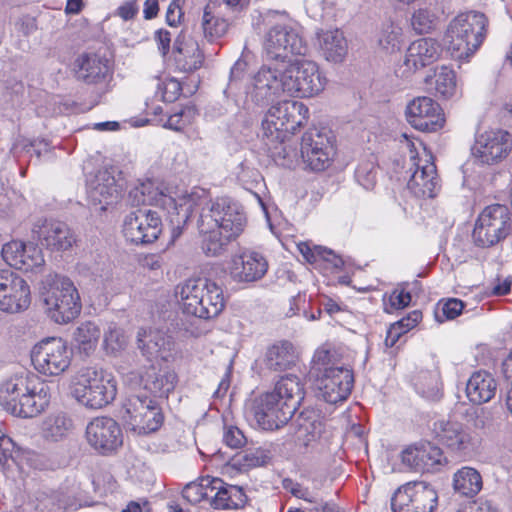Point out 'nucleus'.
Here are the masks:
<instances>
[{"mask_svg": "<svg viewBox=\"0 0 512 512\" xmlns=\"http://www.w3.org/2000/svg\"><path fill=\"white\" fill-rule=\"evenodd\" d=\"M205 200L200 208L197 229L200 236V248L207 257H219L228 251V246L235 241L247 225V216L243 206L229 198L220 197Z\"/></svg>", "mask_w": 512, "mask_h": 512, "instance_id": "nucleus-1", "label": "nucleus"}, {"mask_svg": "<svg viewBox=\"0 0 512 512\" xmlns=\"http://www.w3.org/2000/svg\"><path fill=\"white\" fill-rule=\"evenodd\" d=\"M305 390L301 379L294 374L282 376L271 392L254 402L253 416L263 430H277L288 423L304 400Z\"/></svg>", "mask_w": 512, "mask_h": 512, "instance_id": "nucleus-2", "label": "nucleus"}, {"mask_svg": "<svg viewBox=\"0 0 512 512\" xmlns=\"http://www.w3.org/2000/svg\"><path fill=\"white\" fill-rule=\"evenodd\" d=\"M205 190H193L176 197L166 194L152 181L140 183L129 192V198L133 205L146 207L157 206L167 210L171 227V241H176L187 226L194 207L200 206L205 200Z\"/></svg>", "mask_w": 512, "mask_h": 512, "instance_id": "nucleus-3", "label": "nucleus"}, {"mask_svg": "<svg viewBox=\"0 0 512 512\" xmlns=\"http://www.w3.org/2000/svg\"><path fill=\"white\" fill-rule=\"evenodd\" d=\"M310 374L321 397L330 404L346 400L354 386L353 371L341 364L335 349L319 348L315 351Z\"/></svg>", "mask_w": 512, "mask_h": 512, "instance_id": "nucleus-4", "label": "nucleus"}, {"mask_svg": "<svg viewBox=\"0 0 512 512\" xmlns=\"http://www.w3.org/2000/svg\"><path fill=\"white\" fill-rule=\"evenodd\" d=\"M182 312L200 319L218 316L225 307L223 290L206 278L188 279L176 286Z\"/></svg>", "mask_w": 512, "mask_h": 512, "instance_id": "nucleus-5", "label": "nucleus"}, {"mask_svg": "<svg viewBox=\"0 0 512 512\" xmlns=\"http://www.w3.org/2000/svg\"><path fill=\"white\" fill-rule=\"evenodd\" d=\"M488 18L482 12L457 15L448 25L446 39L452 57L467 60L475 54L487 35Z\"/></svg>", "mask_w": 512, "mask_h": 512, "instance_id": "nucleus-6", "label": "nucleus"}, {"mask_svg": "<svg viewBox=\"0 0 512 512\" xmlns=\"http://www.w3.org/2000/svg\"><path fill=\"white\" fill-rule=\"evenodd\" d=\"M41 299L48 316L58 324H67L81 312L78 290L66 276L49 274L43 281Z\"/></svg>", "mask_w": 512, "mask_h": 512, "instance_id": "nucleus-7", "label": "nucleus"}, {"mask_svg": "<svg viewBox=\"0 0 512 512\" xmlns=\"http://www.w3.org/2000/svg\"><path fill=\"white\" fill-rule=\"evenodd\" d=\"M308 115L307 106L295 100L281 101L268 110L262 121L263 136L281 144L284 159L289 157L284 143L307 123Z\"/></svg>", "mask_w": 512, "mask_h": 512, "instance_id": "nucleus-8", "label": "nucleus"}, {"mask_svg": "<svg viewBox=\"0 0 512 512\" xmlns=\"http://www.w3.org/2000/svg\"><path fill=\"white\" fill-rule=\"evenodd\" d=\"M73 397L89 409H101L111 404L117 395L115 378L103 369H82L72 388Z\"/></svg>", "mask_w": 512, "mask_h": 512, "instance_id": "nucleus-9", "label": "nucleus"}, {"mask_svg": "<svg viewBox=\"0 0 512 512\" xmlns=\"http://www.w3.org/2000/svg\"><path fill=\"white\" fill-rule=\"evenodd\" d=\"M264 52L273 65L283 67L292 61L293 55L304 56L308 45L297 29L287 24H276L266 33Z\"/></svg>", "mask_w": 512, "mask_h": 512, "instance_id": "nucleus-10", "label": "nucleus"}, {"mask_svg": "<svg viewBox=\"0 0 512 512\" xmlns=\"http://www.w3.org/2000/svg\"><path fill=\"white\" fill-rule=\"evenodd\" d=\"M512 232V218L507 206L493 204L478 216L473 232L477 247L490 248L506 239Z\"/></svg>", "mask_w": 512, "mask_h": 512, "instance_id": "nucleus-11", "label": "nucleus"}, {"mask_svg": "<svg viewBox=\"0 0 512 512\" xmlns=\"http://www.w3.org/2000/svg\"><path fill=\"white\" fill-rule=\"evenodd\" d=\"M122 410L126 424L140 435L156 432L164 421L159 403L143 393L128 395L123 402Z\"/></svg>", "mask_w": 512, "mask_h": 512, "instance_id": "nucleus-12", "label": "nucleus"}, {"mask_svg": "<svg viewBox=\"0 0 512 512\" xmlns=\"http://www.w3.org/2000/svg\"><path fill=\"white\" fill-rule=\"evenodd\" d=\"M432 432L438 443L460 457L475 454L481 443L475 432L458 421L438 420L433 423Z\"/></svg>", "mask_w": 512, "mask_h": 512, "instance_id": "nucleus-13", "label": "nucleus"}, {"mask_svg": "<svg viewBox=\"0 0 512 512\" xmlns=\"http://www.w3.org/2000/svg\"><path fill=\"white\" fill-rule=\"evenodd\" d=\"M286 93L294 97H312L324 89V78L312 61H292L282 67Z\"/></svg>", "mask_w": 512, "mask_h": 512, "instance_id": "nucleus-14", "label": "nucleus"}, {"mask_svg": "<svg viewBox=\"0 0 512 512\" xmlns=\"http://www.w3.org/2000/svg\"><path fill=\"white\" fill-rule=\"evenodd\" d=\"M162 218L156 210L141 207L129 212L122 226L126 241L136 245L155 242L162 233Z\"/></svg>", "mask_w": 512, "mask_h": 512, "instance_id": "nucleus-15", "label": "nucleus"}, {"mask_svg": "<svg viewBox=\"0 0 512 512\" xmlns=\"http://www.w3.org/2000/svg\"><path fill=\"white\" fill-rule=\"evenodd\" d=\"M438 503L434 487L425 481H412L399 487L391 498L393 512H433Z\"/></svg>", "mask_w": 512, "mask_h": 512, "instance_id": "nucleus-16", "label": "nucleus"}, {"mask_svg": "<svg viewBox=\"0 0 512 512\" xmlns=\"http://www.w3.org/2000/svg\"><path fill=\"white\" fill-rule=\"evenodd\" d=\"M71 351L61 338H47L34 346L31 361L41 374L57 376L65 372L71 363Z\"/></svg>", "mask_w": 512, "mask_h": 512, "instance_id": "nucleus-17", "label": "nucleus"}, {"mask_svg": "<svg viewBox=\"0 0 512 512\" xmlns=\"http://www.w3.org/2000/svg\"><path fill=\"white\" fill-rule=\"evenodd\" d=\"M282 67L273 64L263 65L254 75L252 88L248 92L250 100L259 107L272 104L282 92H286Z\"/></svg>", "mask_w": 512, "mask_h": 512, "instance_id": "nucleus-18", "label": "nucleus"}, {"mask_svg": "<svg viewBox=\"0 0 512 512\" xmlns=\"http://www.w3.org/2000/svg\"><path fill=\"white\" fill-rule=\"evenodd\" d=\"M31 303L30 287L25 279L11 270H0V311L18 313Z\"/></svg>", "mask_w": 512, "mask_h": 512, "instance_id": "nucleus-19", "label": "nucleus"}, {"mask_svg": "<svg viewBox=\"0 0 512 512\" xmlns=\"http://www.w3.org/2000/svg\"><path fill=\"white\" fill-rule=\"evenodd\" d=\"M86 438L91 447L102 455L116 452L123 444L120 425L111 417H96L86 427Z\"/></svg>", "mask_w": 512, "mask_h": 512, "instance_id": "nucleus-20", "label": "nucleus"}, {"mask_svg": "<svg viewBox=\"0 0 512 512\" xmlns=\"http://www.w3.org/2000/svg\"><path fill=\"white\" fill-rule=\"evenodd\" d=\"M512 149V138L505 130H490L480 134L472 146V155L482 164L493 165L505 159Z\"/></svg>", "mask_w": 512, "mask_h": 512, "instance_id": "nucleus-21", "label": "nucleus"}, {"mask_svg": "<svg viewBox=\"0 0 512 512\" xmlns=\"http://www.w3.org/2000/svg\"><path fill=\"white\" fill-rule=\"evenodd\" d=\"M401 458L404 465L422 473L439 472L447 464L442 449L431 442H421L406 448Z\"/></svg>", "mask_w": 512, "mask_h": 512, "instance_id": "nucleus-22", "label": "nucleus"}, {"mask_svg": "<svg viewBox=\"0 0 512 512\" xmlns=\"http://www.w3.org/2000/svg\"><path fill=\"white\" fill-rule=\"evenodd\" d=\"M407 121L422 132H436L445 122L440 105L430 97H417L406 107Z\"/></svg>", "mask_w": 512, "mask_h": 512, "instance_id": "nucleus-23", "label": "nucleus"}, {"mask_svg": "<svg viewBox=\"0 0 512 512\" xmlns=\"http://www.w3.org/2000/svg\"><path fill=\"white\" fill-rule=\"evenodd\" d=\"M298 355L294 345L288 340L276 341L268 346L263 357L257 359L253 369L260 376H265L266 372H283L296 365Z\"/></svg>", "mask_w": 512, "mask_h": 512, "instance_id": "nucleus-24", "label": "nucleus"}, {"mask_svg": "<svg viewBox=\"0 0 512 512\" xmlns=\"http://www.w3.org/2000/svg\"><path fill=\"white\" fill-rule=\"evenodd\" d=\"M32 234L43 246L53 251H66L76 242L74 232L61 221H39L33 225Z\"/></svg>", "mask_w": 512, "mask_h": 512, "instance_id": "nucleus-25", "label": "nucleus"}, {"mask_svg": "<svg viewBox=\"0 0 512 512\" xmlns=\"http://www.w3.org/2000/svg\"><path fill=\"white\" fill-rule=\"evenodd\" d=\"M268 271V261L259 252L244 250L232 257L230 275L238 283H253Z\"/></svg>", "mask_w": 512, "mask_h": 512, "instance_id": "nucleus-26", "label": "nucleus"}, {"mask_svg": "<svg viewBox=\"0 0 512 512\" xmlns=\"http://www.w3.org/2000/svg\"><path fill=\"white\" fill-rule=\"evenodd\" d=\"M2 256L10 265L20 270H33L44 265L42 249L36 244L11 241L2 248Z\"/></svg>", "mask_w": 512, "mask_h": 512, "instance_id": "nucleus-27", "label": "nucleus"}, {"mask_svg": "<svg viewBox=\"0 0 512 512\" xmlns=\"http://www.w3.org/2000/svg\"><path fill=\"white\" fill-rule=\"evenodd\" d=\"M75 77L86 84H100L111 76L109 60L97 53H83L74 62Z\"/></svg>", "mask_w": 512, "mask_h": 512, "instance_id": "nucleus-28", "label": "nucleus"}, {"mask_svg": "<svg viewBox=\"0 0 512 512\" xmlns=\"http://www.w3.org/2000/svg\"><path fill=\"white\" fill-rule=\"evenodd\" d=\"M407 188L418 198H434L441 189L440 179L432 157L425 160V164H417L411 175Z\"/></svg>", "mask_w": 512, "mask_h": 512, "instance_id": "nucleus-29", "label": "nucleus"}, {"mask_svg": "<svg viewBox=\"0 0 512 512\" xmlns=\"http://www.w3.org/2000/svg\"><path fill=\"white\" fill-rule=\"evenodd\" d=\"M292 426L295 428V442L305 448L315 443L324 431V422L320 411L315 409L301 411Z\"/></svg>", "mask_w": 512, "mask_h": 512, "instance_id": "nucleus-30", "label": "nucleus"}, {"mask_svg": "<svg viewBox=\"0 0 512 512\" xmlns=\"http://www.w3.org/2000/svg\"><path fill=\"white\" fill-rule=\"evenodd\" d=\"M34 373H25L15 375L0 386V404L1 406L14 415L17 413L19 405L23 402L26 394L32 385V377H36Z\"/></svg>", "mask_w": 512, "mask_h": 512, "instance_id": "nucleus-31", "label": "nucleus"}, {"mask_svg": "<svg viewBox=\"0 0 512 512\" xmlns=\"http://www.w3.org/2000/svg\"><path fill=\"white\" fill-rule=\"evenodd\" d=\"M173 54L177 68L186 73L199 69L204 60L198 42L183 31L174 41Z\"/></svg>", "mask_w": 512, "mask_h": 512, "instance_id": "nucleus-32", "label": "nucleus"}, {"mask_svg": "<svg viewBox=\"0 0 512 512\" xmlns=\"http://www.w3.org/2000/svg\"><path fill=\"white\" fill-rule=\"evenodd\" d=\"M441 51V45L435 39H418L407 49L404 65L408 70L416 71L436 61Z\"/></svg>", "mask_w": 512, "mask_h": 512, "instance_id": "nucleus-33", "label": "nucleus"}, {"mask_svg": "<svg viewBox=\"0 0 512 512\" xmlns=\"http://www.w3.org/2000/svg\"><path fill=\"white\" fill-rule=\"evenodd\" d=\"M145 390L156 397L167 398L177 383L176 373L168 367L150 365L141 376Z\"/></svg>", "mask_w": 512, "mask_h": 512, "instance_id": "nucleus-34", "label": "nucleus"}, {"mask_svg": "<svg viewBox=\"0 0 512 512\" xmlns=\"http://www.w3.org/2000/svg\"><path fill=\"white\" fill-rule=\"evenodd\" d=\"M29 394L23 398L15 416L32 418L42 413L50 402V388L39 376L32 377Z\"/></svg>", "mask_w": 512, "mask_h": 512, "instance_id": "nucleus-35", "label": "nucleus"}, {"mask_svg": "<svg viewBox=\"0 0 512 512\" xmlns=\"http://www.w3.org/2000/svg\"><path fill=\"white\" fill-rule=\"evenodd\" d=\"M88 196L94 204L110 205L119 198L115 177L108 169L99 170L88 184ZM105 209V206H102Z\"/></svg>", "mask_w": 512, "mask_h": 512, "instance_id": "nucleus-36", "label": "nucleus"}, {"mask_svg": "<svg viewBox=\"0 0 512 512\" xmlns=\"http://www.w3.org/2000/svg\"><path fill=\"white\" fill-rule=\"evenodd\" d=\"M319 50L323 57L333 63L344 61L348 53V42L339 29L320 31L317 33Z\"/></svg>", "mask_w": 512, "mask_h": 512, "instance_id": "nucleus-37", "label": "nucleus"}, {"mask_svg": "<svg viewBox=\"0 0 512 512\" xmlns=\"http://www.w3.org/2000/svg\"><path fill=\"white\" fill-rule=\"evenodd\" d=\"M497 384L493 376L486 371L474 372L467 381L466 395L473 404L489 402L496 393Z\"/></svg>", "mask_w": 512, "mask_h": 512, "instance_id": "nucleus-38", "label": "nucleus"}, {"mask_svg": "<svg viewBox=\"0 0 512 512\" xmlns=\"http://www.w3.org/2000/svg\"><path fill=\"white\" fill-rule=\"evenodd\" d=\"M138 348L148 359H166L171 349V339L160 330H140L137 335Z\"/></svg>", "mask_w": 512, "mask_h": 512, "instance_id": "nucleus-39", "label": "nucleus"}, {"mask_svg": "<svg viewBox=\"0 0 512 512\" xmlns=\"http://www.w3.org/2000/svg\"><path fill=\"white\" fill-rule=\"evenodd\" d=\"M215 488L216 492L212 495L210 502L214 509H239L243 508L248 501L241 486L228 484L222 480V485Z\"/></svg>", "mask_w": 512, "mask_h": 512, "instance_id": "nucleus-40", "label": "nucleus"}, {"mask_svg": "<svg viewBox=\"0 0 512 512\" xmlns=\"http://www.w3.org/2000/svg\"><path fill=\"white\" fill-rule=\"evenodd\" d=\"M323 144L325 146L300 150L303 162L312 171H323L328 168L335 155V137L330 140L325 139Z\"/></svg>", "mask_w": 512, "mask_h": 512, "instance_id": "nucleus-41", "label": "nucleus"}, {"mask_svg": "<svg viewBox=\"0 0 512 512\" xmlns=\"http://www.w3.org/2000/svg\"><path fill=\"white\" fill-rule=\"evenodd\" d=\"M414 388L421 397L430 401H439L443 395L439 370L420 371L415 378Z\"/></svg>", "mask_w": 512, "mask_h": 512, "instance_id": "nucleus-42", "label": "nucleus"}, {"mask_svg": "<svg viewBox=\"0 0 512 512\" xmlns=\"http://www.w3.org/2000/svg\"><path fill=\"white\" fill-rule=\"evenodd\" d=\"M303 258L310 264H319L327 262L335 269H342L343 259L333 250L324 246L312 245L310 242H301L297 245Z\"/></svg>", "mask_w": 512, "mask_h": 512, "instance_id": "nucleus-43", "label": "nucleus"}, {"mask_svg": "<svg viewBox=\"0 0 512 512\" xmlns=\"http://www.w3.org/2000/svg\"><path fill=\"white\" fill-rule=\"evenodd\" d=\"M482 485V477L475 468L462 467L454 474L453 487L462 496L474 497L481 491Z\"/></svg>", "mask_w": 512, "mask_h": 512, "instance_id": "nucleus-44", "label": "nucleus"}, {"mask_svg": "<svg viewBox=\"0 0 512 512\" xmlns=\"http://www.w3.org/2000/svg\"><path fill=\"white\" fill-rule=\"evenodd\" d=\"M229 26V22L225 18L214 13L210 5H207L204 8L201 27L206 40L214 42L222 38L228 32Z\"/></svg>", "mask_w": 512, "mask_h": 512, "instance_id": "nucleus-45", "label": "nucleus"}, {"mask_svg": "<svg viewBox=\"0 0 512 512\" xmlns=\"http://www.w3.org/2000/svg\"><path fill=\"white\" fill-rule=\"evenodd\" d=\"M100 336V328L95 323L87 321L76 328L74 341L79 352L88 356L96 349Z\"/></svg>", "mask_w": 512, "mask_h": 512, "instance_id": "nucleus-46", "label": "nucleus"}, {"mask_svg": "<svg viewBox=\"0 0 512 512\" xmlns=\"http://www.w3.org/2000/svg\"><path fill=\"white\" fill-rule=\"evenodd\" d=\"M425 82L434 84L436 94L443 98H450L456 92V75L454 70L447 66H441L435 71L433 77L427 76Z\"/></svg>", "mask_w": 512, "mask_h": 512, "instance_id": "nucleus-47", "label": "nucleus"}, {"mask_svg": "<svg viewBox=\"0 0 512 512\" xmlns=\"http://www.w3.org/2000/svg\"><path fill=\"white\" fill-rule=\"evenodd\" d=\"M72 428V420L63 412L48 416L42 426L43 436L51 441L63 439Z\"/></svg>", "mask_w": 512, "mask_h": 512, "instance_id": "nucleus-48", "label": "nucleus"}, {"mask_svg": "<svg viewBox=\"0 0 512 512\" xmlns=\"http://www.w3.org/2000/svg\"><path fill=\"white\" fill-rule=\"evenodd\" d=\"M462 416L476 430L488 429L494 423V412L488 407H467Z\"/></svg>", "mask_w": 512, "mask_h": 512, "instance_id": "nucleus-49", "label": "nucleus"}, {"mask_svg": "<svg viewBox=\"0 0 512 512\" xmlns=\"http://www.w3.org/2000/svg\"><path fill=\"white\" fill-rule=\"evenodd\" d=\"M378 167L372 160L363 161L358 164L355 170V180L365 190L374 189L377 183Z\"/></svg>", "mask_w": 512, "mask_h": 512, "instance_id": "nucleus-50", "label": "nucleus"}, {"mask_svg": "<svg viewBox=\"0 0 512 512\" xmlns=\"http://www.w3.org/2000/svg\"><path fill=\"white\" fill-rule=\"evenodd\" d=\"M402 29L393 23L383 27L379 36V45L386 52L392 53L400 49Z\"/></svg>", "mask_w": 512, "mask_h": 512, "instance_id": "nucleus-51", "label": "nucleus"}, {"mask_svg": "<svg viewBox=\"0 0 512 512\" xmlns=\"http://www.w3.org/2000/svg\"><path fill=\"white\" fill-rule=\"evenodd\" d=\"M196 115L197 109L195 106H185L171 114L164 124V127L174 131H181L192 122Z\"/></svg>", "mask_w": 512, "mask_h": 512, "instance_id": "nucleus-52", "label": "nucleus"}, {"mask_svg": "<svg viewBox=\"0 0 512 512\" xmlns=\"http://www.w3.org/2000/svg\"><path fill=\"white\" fill-rule=\"evenodd\" d=\"M436 23V15L428 8L416 10L411 19L413 29L419 34L429 33L435 28Z\"/></svg>", "mask_w": 512, "mask_h": 512, "instance_id": "nucleus-53", "label": "nucleus"}, {"mask_svg": "<svg viewBox=\"0 0 512 512\" xmlns=\"http://www.w3.org/2000/svg\"><path fill=\"white\" fill-rule=\"evenodd\" d=\"M333 132L326 128H310L308 129L301 138L300 150L305 148H316L324 145L325 139L330 140L334 138Z\"/></svg>", "mask_w": 512, "mask_h": 512, "instance_id": "nucleus-54", "label": "nucleus"}, {"mask_svg": "<svg viewBox=\"0 0 512 512\" xmlns=\"http://www.w3.org/2000/svg\"><path fill=\"white\" fill-rule=\"evenodd\" d=\"M50 498L53 504L56 505L59 509L76 510L80 506L77 503L75 493L69 490L68 488L61 487L58 490L52 491L50 494Z\"/></svg>", "mask_w": 512, "mask_h": 512, "instance_id": "nucleus-55", "label": "nucleus"}, {"mask_svg": "<svg viewBox=\"0 0 512 512\" xmlns=\"http://www.w3.org/2000/svg\"><path fill=\"white\" fill-rule=\"evenodd\" d=\"M464 308L462 300L457 298H450L445 301L441 306V312H435V318L438 322L442 323L445 320H452L458 317Z\"/></svg>", "mask_w": 512, "mask_h": 512, "instance_id": "nucleus-56", "label": "nucleus"}, {"mask_svg": "<svg viewBox=\"0 0 512 512\" xmlns=\"http://www.w3.org/2000/svg\"><path fill=\"white\" fill-rule=\"evenodd\" d=\"M247 68V63L245 60L238 59L230 69L229 82L224 90V94L226 96H231L235 94L236 90L239 89V84L244 77L245 71Z\"/></svg>", "mask_w": 512, "mask_h": 512, "instance_id": "nucleus-57", "label": "nucleus"}, {"mask_svg": "<svg viewBox=\"0 0 512 512\" xmlns=\"http://www.w3.org/2000/svg\"><path fill=\"white\" fill-rule=\"evenodd\" d=\"M282 487L298 499H302L309 503L318 502L317 497L309 490L308 487H304L302 484L291 478H284L282 480Z\"/></svg>", "mask_w": 512, "mask_h": 512, "instance_id": "nucleus-58", "label": "nucleus"}, {"mask_svg": "<svg viewBox=\"0 0 512 512\" xmlns=\"http://www.w3.org/2000/svg\"><path fill=\"white\" fill-rule=\"evenodd\" d=\"M182 497L191 504H197L205 499H209L211 501L212 495L204 492L201 486L194 481L185 485L182 490Z\"/></svg>", "mask_w": 512, "mask_h": 512, "instance_id": "nucleus-59", "label": "nucleus"}, {"mask_svg": "<svg viewBox=\"0 0 512 512\" xmlns=\"http://www.w3.org/2000/svg\"><path fill=\"white\" fill-rule=\"evenodd\" d=\"M412 300L409 291L406 290L405 285H399L389 295V304L392 309H404Z\"/></svg>", "mask_w": 512, "mask_h": 512, "instance_id": "nucleus-60", "label": "nucleus"}, {"mask_svg": "<svg viewBox=\"0 0 512 512\" xmlns=\"http://www.w3.org/2000/svg\"><path fill=\"white\" fill-rule=\"evenodd\" d=\"M224 443L230 448L237 449L244 446L246 438L243 432L236 426H229L223 434Z\"/></svg>", "mask_w": 512, "mask_h": 512, "instance_id": "nucleus-61", "label": "nucleus"}, {"mask_svg": "<svg viewBox=\"0 0 512 512\" xmlns=\"http://www.w3.org/2000/svg\"><path fill=\"white\" fill-rule=\"evenodd\" d=\"M16 444L7 435L0 431V464L5 465L9 459L13 458Z\"/></svg>", "mask_w": 512, "mask_h": 512, "instance_id": "nucleus-62", "label": "nucleus"}, {"mask_svg": "<svg viewBox=\"0 0 512 512\" xmlns=\"http://www.w3.org/2000/svg\"><path fill=\"white\" fill-rule=\"evenodd\" d=\"M243 459L248 467H258L266 465L269 456L261 449L247 450L244 452Z\"/></svg>", "mask_w": 512, "mask_h": 512, "instance_id": "nucleus-63", "label": "nucleus"}, {"mask_svg": "<svg viewBox=\"0 0 512 512\" xmlns=\"http://www.w3.org/2000/svg\"><path fill=\"white\" fill-rule=\"evenodd\" d=\"M154 39L161 55L165 57L170 51L171 33L166 29H159L155 32Z\"/></svg>", "mask_w": 512, "mask_h": 512, "instance_id": "nucleus-64", "label": "nucleus"}]
</instances>
